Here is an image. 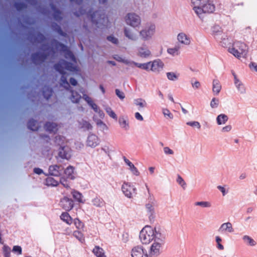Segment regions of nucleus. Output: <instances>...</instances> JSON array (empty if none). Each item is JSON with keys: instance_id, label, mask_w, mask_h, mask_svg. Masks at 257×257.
I'll use <instances>...</instances> for the list:
<instances>
[{"instance_id": "obj_1", "label": "nucleus", "mask_w": 257, "mask_h": 257, "mask_svg": "<svg viewBox=\"0 0 257 257\" xmlns=\"http://www.w3.org/2000/svg\"><path fill=\"white\" fill-rule=\"evenodd\" d=\"M228 51L237 58L244 57L247 52V46L243 42H236L232 48L228 49Z\"/></svg>"}, {"instance_id": "obj_2", "label": "nucleus", "mask_w": 257, "mask_h": 257, "mask_svg": "<svg viewBox=\"0 0 257 257\" xmlns=\"http://www.w3.org/2000/svg\"><path fill=\"white\" fill-rule=\"evenodd\" d=\"M87 17L91 20L93 25H95L97 28L102 29L104 26L106 20L104 18V16L98 14V11L92 13V10H90L87 13Z\"/></svg>"}, {"instance_id": "obj_3", "label": "nucleus", "mask_w": 257, "mask_h": 257, "mask_svg": "<svg viewBox=\"0 0 257 257\" xmlns=\"http://www.w3.org/2000/svg\"><path fill=\"white\" fill-rule=\"evenodd\" d=\"M54 68L58 72L63 73L64 69L70 72H76L77 71V67L74 65L72 63L69 62L66 60H62L58 63L54 64Z\"/></svg>"}, {"instance_id": "obj_4", "label": "nucleus", "mask_w": 257, "mask_h": 257, "mask_svg": "<svg viewBox=\"0 0 257 257\" xmlns=\"http://www.w3.org/2000/svg\"><path fill=\"white\" fill-rule=\"evenodd\" d=\"M154 231L151 226H146L143 228L140 233V239L143 244L150 243L153 240Z\"/></svg>"}, {"instance_id": "obj_5", "label": "nucleus", "mask_w": 257, "mask_h": 257, "mask_svg": "<svg viewBox=\"0 0 257 257\" xmlns=\"http://www.w3.org/2000/svg\"><path fill=\"white\" fill-rule=\"evenodd\" d=\"M52 43L57 50L65 53V57L66 59H70L71 61L76 62V60L75 56L73 53L68 49L67 46L56 40H54Z\"/></svg>"}, {"instance_id": "obj_6", "label": "nucleus", "mask_w": 257, "mask_h": 257, "mask_svg": "<svg viewBox=\"0 0 257 257\" xmlns=\"http://www.w3.org/2000/svg\"><path fill=\"white\" fill-rule=\"evenodd\" d=\"M155 24H149L143 29L140 31L139 34L142 40L147 41L152 38L155 33Z\"/></svg>"}, {"instance_id": "obj_7", "label": "nucleus", "mask_w": 257, "mask_h": 257, "mask_svg": "<svg viewBox=\"0 0 257 257\" xmlns=\"http://www.w3.org/2000/svg\"><path fill=\"white\" fill-rule=\"evenodd\" d=\"M149 194L148 198V202L146 204V208L150 217L153 215L155 213V206L156 205V200L154 196L151 194L149 188L147 184L145 185Z\"/></svg>"}, {"instance_id": "obj_8", "label": "nucleus", "mask_w": 257, "mask_h": 257, "mask_svg": "<svg viewBox=\"0 0 257 257\" xmlns=\"http://www.w3.org/2000/svg\"><path fill=\"white\" fill-rule=\"evenodd\" d=\"M125 21L127 25L133 27L139 26L141 22L140 17L134 13L128 14L125 17Z\"/></svg>"}, {"instance_id": "obj_9", "label": "nucleus", "mask_w": 257, "mask_h": 257, "mask_svg": "<svg viewBox=\"0 0 257 257\" xmlns=\"http://www.w3.org/2000/svg\"><path fill=\"white\" fill-rule=\"evenodd\" d=\"M121 190L124 195L129 198L133 197V194H137L136 188L130 183H123L121 186Z\"/></svg>"}, {"instance_id": "obj_10", "label": "nucleus", "mask_w": 257, "mask_h": 257, "mask_svg": "<svg viewBox=\"0 0 257 257\" xmlns=\"http://www.w3.org/2000/svg\"><path fill=\"white\" fill-rule=\"evenodd\" d=\"M215 10V6L214 5L208 2L206 3L202 7L198 8L196 10V14L199 17H201V15L203 13H211Z\"/></svg>"}, {"instance_id": "obj_11", "label": "nucleus", "mask_w": 257, "mask_h": 257, "mask_svg": "<svg viewBox=\"0 0 257 257\" xmlns=\"http://www.w3.org/2000/svg\"><path fill=\"white\" fill-rule=\"evenodd\" d=\"M48 54L41 52L34 53L31 55L32 60L35 64H41L47 59Z\"/></svg>"}, {"instance_id": "obj_12", "label": "nucleus", "mask_w": 257, "mask_h": 257, "mask_svg": "<svg viewBox=\"0 0 257 257\" xmlns=\"http://www.w3.org/2000/svg\"><path fill=\"white\" fill-rule=\"evenodd\" d=\"M132 257H148L147 251L141 245L134 247L131 250Z\"/></svg>"}, {"instance_id": "obj_13", "label": "nucleus", "mask_w": 257, "mask_h": 257, "mask_svg": "<svg viewBox=\"0 0 257 257\" xmlns=\"http://www.w3.org/2000/svg\"><path fill=\"white\" fill-rule=\"evenodd\" d=\"M153 231H154L153 235V240L154 241L165 243L166 239V234L165 232L160 228L157 229L156 228L153 229Z\"/></svg>"}, {"instance_id": "obj_14", "label": "nucleus", "mask_w": 257, "mask_h": 257, "mask_svg": "<svg viewBox=\"0 0 257 257\" xmlns=\"http://www.w3.org/2000/svg\"><path fill=\"white\" fill-rule=\"evenodd\" d=\"M164 66V63L161 60H155L151 61L150 70L155 73H159L163 70Z\"/></svg>"}, {"instance_id": "obj_15", "label": "nucleus", "mask_w": 257, "mask_h": 257, "mask_svg": "<svg viewBox=\"0 0 257 257\" xmlns=\"http://www.w3.org/2000/svg\"><path fill=\"white\" fill-rule=\"evenodd\" d=\"M60 205L66 211H69L73 207V201L67 197H64L61 200Z\"/></svg>"}, {"instance_id": "obj_16", "label": "nucleus", "mask_w": 257, "mask_h": 257, "mask_svg": "<svg viewBox=\"0 0 257 257\" xmlns=\"http://www.w3.org/2000/svg\"><path fill=\"white\" fill-rule=\"evenodd\" d=\"M58 156L62 159L69 160L71 156V151L70 148L68 146L61 147Z\"/></svg>"}, {"instance_id": "obj_17", "label": "nucleus", "mask_w": 257, "mask_h": 257, "mask_svg": "<svg viewBox=\"0 0 257 257\" xmlns=\"http://www.w3.org/2000/svg\"><path fill=\"white\" fill-rule=\"evenodd\" d=\"M63 170L62 166L51 165L49 167V175L54 176H59Z\"/></svg>"}, {"instance_id": "obj_18", "label": "nucleus", "mask_w": 257, "mask_h": 257, "mask_svg": "<svg viewBox=\"0 0 257 257\" xmlns=\"http://www.w3.org/2000/svg\"><path fill=\"white\" fill-rule=\"evenodd\" d=\"M99 144V140L97 136L94 134L88 136L87 140V145L91 148H95Z\"/></svg>"}, {"instance_id": "obj_19", "label": "nucleus", "mask_w": 257, "mask_h": 257, "mask_svg": "<svg viewBox=\"0 0 257 257\" xmlns=\"http://www.w3.org/2000/svg\"><path fill=\"white\" fill-rule=\"evenodd\" d=\"M28 39L31 42L41 43L46 39L45 36L40 32H38L35 36L33 33H30L28 36Z\"/></svg>"}, {"instance_id": "obj_20", "label": "nucleus", "mask_w": 257, "mask_h": 257, "mask_svg": "<svg viewBox=\"0 0 257 257\" xmlns=\"http://www.w3.org/2000/svg\"><path fill=\"white\" fill-rule=\"evenodd\" d=\"M49 5L51 10L54 12L53 17L54 20L58 22L61 21L63 19L61 11L58 9L53 3H51Z\"/></svg>"}, {"instance_id": "obj_21", "label": "nucleus", "mask_w": 257, "mask_h": 257, "mask_svg": "<svg viewBox=\"0 0 257 257\" xmlns=\"http://www.w3.org/2000/svg\"><path fill=\"white\" fill-rule=\"evenodd\" d=\"M164 244V243L154 241L151 247V253L154 255H158L160 253L161 249Z\"/></svg>"}, {"instance_id": "obj_22", "label": "nucleus", "mask_w": 257, "mask_h": 257, "mask_svg": "<svg viewBox=\"0 0 257 257\" xmlns=\"http://www.w3.org/2000/svg\"><path fill=\"white\" fill-rule=\"evenodd\" d=\"M178 41L185 45H189L191 43L190 37L184 33H180L177 36Z\"/></svg>"}, {"instance_id": "obj_23", "label": "nucleus", "mask_w": 257, "mask_h": 257, "mask_svg": "<svg viewBox=\"0 0 257 257\" xmlns=\"http://www.w3.org/2000/svg\"><path fill=\"white\" fill-rule=\"evenodd\" d=\"M218 231L221 233L225 232H232L233 229L232 224L229 222L222 224L218 229Z\"/></svg>"}, {"instance_id": "obj_24", "label": "nucleus", "mask_w": 257, "mask_h": 257, "mask_svg": "<svg viewBox=\"0 0 257 257\" xmlns=\"http://www.w3.org/2000/svg\"><path fill=\"white\" fill-rule=\"evenodd\" d=\"M138 51L139 55L142 58L148 57L151 55V51L146 45L139 47Z\"/></svg>"}, {"instance_id": "obj_25", "label": "nucleus", "mask_w": 257, "mask_h": 257, "mask_svg": "<svg viewBox=\"0 0 257 257\" xmlns=\"http://www.w3.org/2000/svg\"><path fill=\"white\" fill-rule=\"evenodd\" d=\"M91 203L93 206L99 208H101L105 205V201L99 196H95L91 200Z\"/></svg>"}, {"instance_id": "obj_26", "label": "nucleus", "mask_w": 257, "mask_h": 257, "mask_svg": "<svg viewBox=\"0 0 257 257\" xmlns=\"http://www.w3.org/2000/svg\"><path fill=\"white\" fill-rule=\"evenodd\" d=\"M58 125L56 123L47 122L44 125L45 130L50 132L56 133L58 131Z\"/></svg>"}, {"instance_id": "obj_27", "label": "nucleus", "mask_w": 257, "mask_h": 257, "mask_svg": "<svg viewBox=\"0 0 257 257\" xmlns=\"http://www.w3.org/2000/svg\"><path fill=\"white\" fill-rule=\"evenodd\" d=\"M124 34L126 37L131 40L135 41L138 40V38L137 34L133 33V31L128 28H124Z\"/></svg>"}, {"instance_id": "obj_28", "label": "nucleus", "mask_w": 257, "mask_h": 257, "mask_svg": "<svg viewBox=\"0 0 257 257\" xmlns=\"http://www.w3.org/2000/svg\"><path fill=\"white\" fill-rule=\"evenodd\" d=\"M123 159L126 164L130 167V169L132 173L136 176H139L140 175V172L134 165L125 157H123Z\"/></svg>"}, {"instance_id": "obj_29", "label": "nucleus", "mask_w": 257, "mask_h": 257, "mask_svg": "<svg viewBox=\"0 0 257 257\" xmlns=\"http://www.w3.org/2000/svg\"><path fill=\"white\" fill-rule=\"evenodd\" d=\"M209 0H191V3L193 5V9L196 13V10L198 8L202 7L203 5H205L206 3L208 2Z\"/></svg>"}, {"instance_id": "obj_30", "label": "nucleus", "mask_w": 257, "mask_h": 257, "mask_svg": "<svg viewBox=\"0 0 257 257\" xmlns=\"http://www.w3.org/2000/svg\"><path fill=\"white\" fill-rule=\"evenodd\" d=\"M118 123L120 127L124 130L127 131L129 129V123L126 117L125 118L123 116L119 117L118 119Z\"/></svg>"}, {"instance_id": "obj_31", "label": "nucleus", "mask_w": 257, "mask_h": 257, "mask_svg": "<svg viewBox=\"0 0 257 257\" xmlns=\"http://www.w3.org/2000/svg\"><path fill=\"white\" fill-rule=\"evenodd\" d=\"M53 93V90L50 86L45 85L43 87V95L47 100L51 97Z\"/></svg>"}, {"instance_id": "obj_32", "label": "nucleus", "mask_w": 257, "mask_h": 257, "mask_svg": "<svg viewBox=\"0 0 257 257\" xmlns=\"http://www.w3.org/2000/svg\"><path fill=\"white\" fill-rule=\"evenodd\" d=\"M60 74H61V77L60 78V81L62 83V85H65L64 86V87L67 90H69L70 88V85L67 81V73L65 71H63V73L59 72Z\"/></svg>"}, {"instance_id": "obj_33", "label": "nucleus", "mask_w": 257, "mask_h": 257, "mask_svg": "<svg viewBox=\"0 0 257 257\" xmlns=\"http://www.w3.org/2000/svg\"><path fill=\"white\" fill-rule=\"evenodd\" d=\"M234 84L237 87L238 90L241 94H243L245 92V88L242 84V83L237 78L235 75H234Z\"/></svg>"}, {"instance_id": "obj_34", "label": "nucleus", "mask_w": 257, "mask_h": 257, "mask_svg": "<svg viewBox=\"0 0 257 257\" xmlns=\"http://www.w3.org/2000/svg\"><path fill=\"white\" fill-rule=\"evenodd\" d=\"M221 89V86L219 81L217 79H214L213 81V88L212 91L215 95H217Z\"/></svg>"}, {"instance_id": "obj_35", "label": "nucleus", "mask_w": 257, "mask_h": 257, "mask_svg": "<svg viewBox=\"0 0 257 257\" xmlns=\"http://www.w3.org/2000/svg\"><path fill=\"white\" fill-rule=\"evenodd\" d=\"M28 127L33 131H37L39 128L37 121L33 119H30L28 122Z\"/></svg>"}, {"instance_id": "obj_36", "label": "nucleus", "mask_w": 257, "mask_h": 257, "mask_svg": "<svg viewBox=\"0 0 257 257\" xmlns=\"http://www.w3.org/2000/svg\"><path fill=\"white\" fill-rule=\"evenodd\" d=\"M242 240L245 244L251 246H255L256 244V241L253 238L247 235L243 236Z\"/></svg>"}, {"instance_id": "obj_37", "label": "nucleus", "mask_w": 257, "mask_h": 257, "mask_svg": "<svg viewBox=\"0 0 257 257\" xmlns=\"http://www.w3.org/2000/svg\"><path fill=\"white\" fill-rule=\"evenodd\" d=\"M134 103L137 106H139L138 109L141 110V108H144L147 106V103L145 100L142 98H137L134 100Z\"/></svg>"}, {"instance_id": "obj_38", "label": "nucleus", "mask_w": 257, "mask_h": 257, "mask_svg": "<svg viewBox=\"0 0 257 257\" xmlns=\"http://www.w3.org/2000/svg\"><path fill=\"white\" fill-rule=\"evenodd\" d=\"M51 27L54 31L57 32L60 35L63 37H65L66 36V33L62 31L60 26L57 23H53L52 24Z\"/></svg>"}, {"instance_id": "obj_39", "label": "nucleus", "mask_w": 257, "mask_h": 257, "mask_svg": "<svg viewBox=\"0 0 257 257\" xmlns=\"http://www.w3.org/2000/svg\"><path fill=\"white\" fill-rule=\"evenodd\" d=\"M228 119L227 115L225 114H220L216 118L217 123L218 125L225 124Z\"/></svg>"}, {"instance_id": "obj_40", "label": "nucleus", "mask_w": 257, "mask_h": 257, "mask_svg": "<svg viewBox=\"0 0 257 257\" xmlns=\"http://www.w3.org/2000/svg\"><path fill=\"white\" fill-rule=\"evenodd\" d=\"M70 91L71 92V95L70 96L71 100L73 103H78L81 98V95L78 92L73 90H71Z\"/></svg>"}, {"instance_id": "obj_41", "label": "nucleus", "mask_w": 257, "mask_h": 257, "mask_svg": "<svg viewBox=\"0 0 257 257\" xmlns=\"http://www.w3.org/2000/svg\"><path fill=\"white\" fill-rule=\"evenodd\" d=\"M79 124L80 127L86 130H91L92 127L91 124L88 121L83 119L79 121Z\"/></svg>"}, {"instance_id": "obj_42", "label": "nucleus", "mask_w": 257, "mask_h": 257, "mask_svg": "<svg viewBox=\"0 0 257 257\" xmlns=\"http://www.w3.org/2000/svg\"><path fill=\"white\" fill-rule=\"evenodd\" d=\"M93 252L97 257H105L103 249L98 246H95Z\"/></svg>"}, {"instance_id": "obj_43", "label": "nucleus", "mask_w": 257, "mask_h": 257, "mask_svg": "<svg viewBox=\"0 0 257 257\" xmlns=\"http://www.w3.org/2000/svg\"><path fill=\"white\" fill-rule=\"evenodd\" d=\"M61 219L68 224L72 222V219L67 212H63L60 216Z\"/></svg>"}, {"instance_id": "obj_44", "label": "nucleus", "mask_w": 257, "mask_h": 257, "mask_svg": "<svg viewBox=\"0 0 257 257\" xmlns=\"http://www.w3.org/2000/svg\"><path fill=\"white\" fill-rule=\"evenodd\" d=\"M46 184L47 186H57L58 184V181L53 178L49 177L46 179Z\"/></svg>"}, {"instance_id": "obj_45", "label": "nucleus", "mask_w": 257, "mask_h": 257, "mask_svg": "<svg viewBox=\"0 0 257 257\" xmlns=\"http://www.w3.org/2000/svg\"><path fill=\"white\" fill-rule=\"evenodd\" d=\"M195 206H199L202 208H209L211 206V204L208 201H198L194 203Z\"/></svg>"}, {"instance_id": "obj_46", "label": "nucleus", "mask_w": 257, "mask_h": 257, "mask_svg": "<svg viewBox=\"0 0 257 257\" xmlns=\"http://www.w3.org/2000/svg\"><path fill=\"white\" fill-rule=\"evenodd\" d=\"M14 6L16 10L19 12L27 8V5L26 4L22 2H16L14 4Z\"/></svg>"}, {"instance_id": "obj_47", "label": "nucleus", "mask_w": 257, "mask_h": 257, "mask_svg": "<svg viewBox=\"0 0 257 257\" xmlns=\"http://www.w3.org/2000/svg\"><path fill=\"white\" fill-rule=\"evenodd\" d=\"M179 49V47L175 46L174 48L168 49L167 52L173 56L178 55L180 54Z\"/></svg>"}, {"instance_id": "obj_48", "label": "nucleus", "mask_w": 257, "mask_h": 257, "mask_svg": "<svg viewBox=\"0 0 257 257\" xmlns=\"http://www.w3.org/2000/svg\"><path fill=\"white\" fill-rule=\"evenodd\" d=\"M167 78L171 81H176L178 79L179 74H176L174 72H170L166 73Z\"/></svg>"}, {"instance_id": "obj_49", "label": "nucleus", "mask_w": 257, "mask_h": 257, "mask_svg": "<svg viewBox=\"0 0 257 257\" xmlns=\"http://www.w3.org/2000/svg\"><path fill=\"white\" fill-rule=\"evenodd\" d=\"M73 197L79 202H82V194L77 191L73 190L71 192Z\"/></svg>"}, {"instance_id": "obj_50", "label": "nucleus", "mask_w": 257, "mask_h": 257, "mask_svg": "<svg viewBox=\"0 0 257 257\" xmlns=\"http://www.w3.org/2000/svg\"><path fill=\"white\" fill-rule=\"evenodd\" d=\"M74 172V168L71 166H68L64 171V173L71 179H73L72 174Z\"/></svg>"}, {"instance_id": "obj_51", "label": "nucleus", "mask_w": 257, "mask_h": 257, "mask_svg": "<svg viewBox=\"0 0 257 257\" xmlns=\"http://www.w3.org/2000/svg\"><path fill=\"white\" fill-rule=\"evenodd\" d=\"M105 110L106 112V113L109 115V116L114 119H117V116L115 112L111 109V108L107 106L105 108Z\"/></svg>"}, {"instance_id": "obj_52", "label": "nucleus", "mask_w": 257, "mask_h": 257, "mask_svg": "<svg viewBox=\"0 0 257 257\" xmlns=\"http://www.w3.org/2000/svg\"><path fill=\"white\" fill-rule=\"evenodd\" d=\"M5 257H11V248L7 245H4L3 248Z\"/></svg>"}, {"instance_id": "obj_53", "label": "nucleus", "mask_w": 257, "mask_h": 257, "mask_svg": "<svg viewBox=\"0 0 257 257\" xmlns=\"http://www.w3.org/2000/svg\"><path fill=\"white\" fill-rule=\"evenodd\" d=\"M177 182L180 185L182 188L185 189L186 187V184L184 179L180 175H178Z\"/></svg>"}, {"instance_id": "obj_54", "label": "nucleus", "mask_w": 257, "mask_h": 257, "mask_svg": "<svg viewBox=\"0 0 257 257\" xmlns=\"http://www.w3.org/2000/svg\"><path fill=\"white\" fill-rule=\"evenodd\" d=\"M73 236L77 238L79 241H82L84 240L82 233L79 231H74L73 232Z\"/></svg>"}, {"instance_id": "obj_55", "label": "nucleus", "mask_w": 257, "mask_h": 257, "mask_svg": "<svg viewBox=\"0 0 257 257\" xmlns=\"http://www.w3.org/2000/svg\"><path fill=\"white\" fill-rule=\"evenodd\" d=\"M186 124L192 127H196L198 129H200L201 127L200 123L197 121H188L186 123Z\"/></svg>"}, {"instance_id": "obj_56", "label": "nucleus", "mask_w": 257, "mask_h": 257, "mask_svg": "<svg viewBox=\"0 0 257 257\" xmlns=\"http://www.w3.org/2000/svg\"><path fill=\"white\" fill-rule=\"evenodd\" d=\"M219 104V99L216 98H213L210 102V106L214 108L218 107Z\"/></svg>"}, {"instance_id": "obj_57", "label": "nucleus", "mask_w": 257, "mask_h": 257, "mask_svg": "<svg viewBox=\"0 0 257 257\" xmlns=\"http://www.w3.org/2000/svg\"><path fill=\"white\" fill-rule=\"evenodd\" d=\"M215 240L217 243V248L220 250H223L224 246L223 245H222L220 243V242L222 241V239L220 238V237H219L218 236H216L215 237Z\"/></svg>"}, {"instance_id": "obj_58", "label": "nucleus", "mask_w": 257, "mask_h": 257, "mask_svg": "<svg viewBox=\"0 0 257 257\" xmlns=\"http://www.w3.org/2000/svg\"><path fill=\"white\" fill-rule=\"evenodd\" d=\"M163 113L165 117L168 116V117L170 119H172L173 118V114L171 113L170 110L167 108L163 109Z\"/></svg>"}, {"instance_id": "obj_59", "label": "nucleus", "mask_w": 257, "mask_h": 257, "mask_svg": "<svg viewBox=\"0 0 257 257\" xmlns=\"http://www.w3.org/2000/svg\"><path fill=\"white\" fill-rule=\"evenodd\" d=\"M60 183L65 188H69V184L67 181V180L64 177H61L59 181Z\"/></svg>"}, {"instance_id": "obj_60", "label": "nucleus", "mask_w": 257, "mask_h": 257, "mask_svg": "<svg viewBox=\"0 0 257 257\" xmlns=\"http://www.w3.org/2000/svg\"><path fill=\"white\" fill-rule=\"evenodd\" d=\"M64 137L61 136H57L55 138V142L58 145H61L64 142Z\"/></svg>"}, {"instance_id": "obj_61", "label": "nucleus", "mask_w": 257, "mask_h": 257, "mask_svg": "<svg viewBox=\"0 0 257 257\" xmlns=\"http://www.w3.org/2000/svg\"><path fill=\"white\" fill-rule=\"evenodd\" d=\"M107 40L114 44H117L118 43V39L112 35L107 36Z\"/></svg>"}, {"instance_id": "obj_62", "label": "nucleus", "mask_w": 257, "mask_h": 257, "mask_svg": "<svg viewBox=\"0 0 257 257\" xmlns=\"http://www.w3.org/2000/svg\"><path fill=\"white\" fill-rule=\"evenodd\" d=\"M13 251L17 253L18 254H21L22 253V248L20 246L15 245L13 248Z\"/></svg>"}, {"instance_id": "obj_63", "label": "nucleus", "mask_w": 257, "mask_h": 257, "mask_svg": "<svg viewBox=\"0 0 257 257\" xmlns=\"http://www.w3.org/2000/svg\"><path fill=\"white\" fill-rule=\"evenodd\" d=\"M115 94L121 100L123 99L125 97L124 93L118 89H115Z\"/></svg>"}, {"instance_id": "obj_64", "label": "nucleus", "mask_w": 257, "mask_h": 257, "mask_svg": "<svg viewBox=\"0 0 257 257\" xmlns=\"http://www.w3.org/2000/svg\"><path fill=\"white\" fill-rule=\"evenodd\" d=\"M74 223L75 225L76 228L78 229L82 228L83 226L82 222L77 218H75L74 220Z\"/></svg>"}]
</instances>
